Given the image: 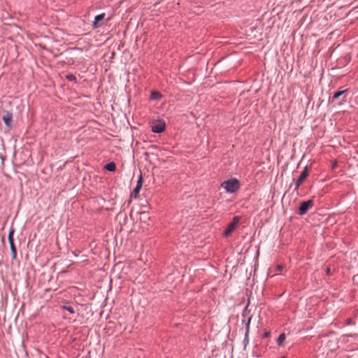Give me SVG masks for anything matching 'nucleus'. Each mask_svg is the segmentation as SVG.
<instances>
[{
	"instance_id": "obj_5",
	"label": "nucleus",
	"mask_w": 358,
	"mask_h": 358,
	"mask_svg": "<svg viewBox=\"0 0 358 358\" xmlns=\"http://www.w3.org/2000/svg\"><path fill=\"white\" fill-rule=\"evenodd\" d=\"M308 174V166H305L303 171L301 173L300 177L296 181L295 183V189H298L301 183L306 179Z\"/></svg>"
},
{
	"instance_id": "obj_8",
	"label": "nucleus",
	"mask_w": 358,
	"mask_h": 358,
	"mask_svg": "<svg viewBox=\"0 0 358 358\" xmlns=\"http://www.w3.org/2000/svg\"><path fill=\"white\" fill-rule=\"evenodd\" d=\"M105 16H106L105 13H101V14H99V15L95 16L94 21L93 25H92L93 27L94 28L98 27L97 22H102L104 20Z\"/></svg>"
},
{
	"instance_id": "obj_3",
	"label": "nucleus",
	"mask_w": 358,
	"mask_h": 358,
	"mask_svg": "<svg viewBox=\"0 0 358 358\" xmlns=\"http://www.w3.org/2000/svg\"><path fill=\"white\" fill-rule=\"evenodd\" d=\"M313 206V201L310 199L302 202L299 208V214L300 215H305Z\"/></svg>"
},
{
	"instance_id": "obj_19",
	"label": "nucleus",
	"mask_w": 358,
	"mask_h": 358,
	"mask_svg": "<svg viewBox=\"0 0 358 358\" xmlns=\"http://www.w3.org/2000/svg\"><path fill=\"white\" fill-rule=\"evenodd\" d=\"M64 308L68 310L71 314L74 313V310L71 306H64Z\"/></svg>"
},
{
	"instance_id": "obj_18",
	"label": "nucleus",
	"mask_w": 358,
	"mask_h": 358,
	"mask_svg": "<svg viewBox=\"0 0 358 358\" xmlns=\"http://www.w3.org/2000/svg\"><path fill=\"white\" fill-rule=\"evenodd\" d=\"M238 221H239V218H238V217H234L233 218V220H232V222H231V224H234V226H235V227H236V225H237V224H238Z\"/></svg>"
},
{
	"instance_id": "obj_11",
	"label": "nucleus",
	"mask_w": 358,
	"mask_h": 358,
	"mask_svg": "<svg viewBox=\"0 0 358 358\" xmlns=\"http://www.w3.org/2000/svg\"><path fill=\"white\" fill-rule=\"evenodd\" d=\"M104 168H105V169H106L107 171H108L110 172H113L116 169V165L114 162H110V163L106 164Z\"/></svg>"
},
{
	"instance_id": "obj_24",
	"label": "nucleus",
	"mask_w": 358,
	"mask_h": 358,
	"mask_svg": "<svg viewBox=\"0 0 358 358\" xmlns=\"http://www.w3.org/2000/svg\"><path fill=\"white\" fill-rule=\"evenodd\" d=\"M282 358H284V357H282Z\"/></svg>"
},
{
	"instance_id": "obj_15",
	"label": "nucleus",
	"mask_w": 358,
	"mask_h": 358,
	"mask_svg": "<svg viewBox=\"0 0 358 358\" xmlns=\"http://www.w3.org/2000/svg\"><path fill=\"white\" fill-rule=\"evenodd\" d=\"M10 251H11L12 257L14 259L17 257V250H16V248L15 247V245L14 244L10 245Z\"/></svg>"
},
{
	"instance_id": "obj_13",
	"label": "nucleus",
	"mask_w": 358,
	"mask_h": 358,
	"mask_svg": "<svg viewBox=\"0 0 358 358\" xmlns=\"http://www.w3.org/2000/svg\"><path fill=\"white\" fill-rule=\"evenodd\" d=\"M286 336L284 333L280 334L277 339V344L278 345H282L285 341Z\"/></svg>"
},
{
	"instance_id": "obj_12",
	"label": "nucleus",
	"mask_w": 358,
	"mask_h": 358,
	"mask_svg": "<svg viewBox=\"0 0 358 358\" xmlns=\"http://www.w3.org/2000/svg\"><path fill=\"white\" fill-rule=\"evenodd\" d=\"M251 319H252V317L251 316L249 317L247 320V322L245 324V340H247V341H248V334H249L250 324Z\"/></svg>"
},
{
	"instance_id": "obj_17",
	"label": "nucleus",
	"mask_w": 358,
	"mask_h": 358,
	"mask_svg": "<svg viewBox=\"0 0 358 358\" xmlns=\"http://www.w3.org/2000/svg\"><path fill=\"white\" fill-rule=\"evenodd\" d=\"M66 79L69 81H74L76 80V77L73 74H68L66 76Z\"/></svg>"
},
{
	"instance_id": "obj_14",
	"label": "nucleus",
	"mask_w": 358,
	"mask_h": 358,
	"mask_svg": "<svg viewBox=\"0 0 358 358\" xmlns=\"http://www.w3.org/2000/svg\"><path fill=\"white\" fill-rule=\"evenodd\" d=\"M348 91V90H342V91H338V92H336L333 96V99H337L338 98H339L341 95H343V94H345L346 92Z\"/></svg>"
},
{
	"instance_id": "obj_1",
	"label": "nucleus",
	"mask_w": 358,
	"mask_h": 358,
	"mask_svg": "<svg viewBox=\"0 0 358 358\" xmlns=\"http://www.w3.org/2000/svg\"><path fill=\"white\" fill-rule=\"evenodd\" d=\"M221 187L224 188L227 192L234 193L239 188V181L236 178L224 181L221 184Z\"/></svg>"
},
{
	"instance_id": "obj_21",
	"label": "nucleus",
	"mask_w": 358,
	"mask_h": 358,
	"mask_svg": "<svg viewBox=\"0 0 358 358\" xmlns=\"http://www.w3.org/2000/svg\"><path fill=\"white\" fill-rule=\"evenodd\" d=\"M277 268H278V270H281V269H282V266L278 265Z\"/></svg>"
},
{
	"instance_id": "obj_10",
	"label": "nucleus",
	"mask_w": 358,
	"mask_h": 358,
	"mask_svg": "<svg viewBox=\"0 0 358 358\" xmlns=\"http://www.w3.org/2000/svg\"><path fill=\"white\" fill-rule=\"evenodd\" d=\"M15 229L13 227H11L10 229V231H9V233H8V239L9 245L14 244L13 236H14V234H15Z\"/></svg>"
},
{
	"instance_id": "obj_22",
	"label": "nucleus",
	"mask_w": 358,
	"mask_h": 358,
	"mask_svg": "<svg viewBox=\"0 0 358 358\" xmlns=\"http://www.w3.org/2000/svg\"><path fill=\"white\" fill-rule=\"evenodd\" d=\"M327 274H329V273H330V268H328L327 269Z\"/></svg>"
},
{
	"instance_id": "obj_20",
	"label": "nucleus",
	"mask_w": 358,
	"mask_h": 358,
	"mask_svg": "<svg viewBox=\"0 0 358 358\" xmlns=\"http://www.w3.org/2000/svg\"><path fill=\"white\" fill-rule=\"evenodd\" d=\"M264 336H265V337H268L270 336V332L269 331L265 332Z\"/></svg>"
},
{
	"instance_id": "obj_7",
	"label": "nucleus",
	"mask_w": 358,
	"mask_h": 358,
	"mask_svg": "<svg viewBox=\"0 0 358 358\" xmlns=\"http://www.w3.org/2000/svg\"><path fill=\"white\" fill-rule=\"evenodd\" d=\"M236 227L234 226V224H231V222L227 225L226 229L224 230L223 235L225 237L229 236L231 232L235 229Z\"/></svg>"
},
{
	"instance_id": "obj_9",
	"label": "nucleus",
	"mask_w": 358,
	"mask_h": 358,
	"mask_svg": "<svg viewBox=\"0 0 358 358\" xmlns=\"http://www.w3.org/2000/svg\"><path fill=\"white\" fill-rule=\"evenodd\" d=\"M352 338L354 339H357L358 338V335L357 334H345L341 336V341L344 343H347L350 341L349 338Z\"/></svg>"
},
{
	"instance_id": "obj_16",
	"label": "nucleus",
	"mask_w": 358,
	"mask_h": 358,
	"mask_svg": "<svg viewBox=\"0 0 358 358\" xmlns=\"http://www.w3.org/2000/svg\"><path fill=\"white\" fill-rule=\"evenodd\" d=\"M151 98L155 100L161 98V94L158 92H153L151 94Z\"/></svg>"
},
{
	"instance_id": "obj_6",
	"label": "nucleus",
	"mask_w": 358,
	"mask_h": 358,
	"mask_svg": "<svg viewBox=\"0 0 358 358\" xmlns=\"http://www.w3.org/2000/svg\"><path fill=\"white\" fill-rule=\"evenodd\" d=\"M12 119H13V115L11 113H9L8 111H6L5 114L3 115L2 120L4 122L5 124L8 127H10L12 125Z\"/></svg>"
},
{
	"instance_id": "obj_23",
	"label": "nucleus",
	"mask_w": 358,
	"mask_h": 358,
	"mask_svg": "<svg viewBox=\"0 0 358 358\" xmlns=\"http://www.w3.org/2000/svg\"><path fill=\"white\" fill-rule=\"evenodd\" d=\"M248 343V340L247 341V340H245V339H244V344L245 345V344H246V343Z\"/></svg>"
},
{
	"instance_id": "obj_2",
	"label": "nucleus",
	"mask_w": 358,
	"mask_h": 358,
	"mask_svg": "<svg viewBox=\"0 0 358 358\" xmlns=\"http://www.w3.org/2000/svg\"><path fill=\"white\" fill-rule=\"evenodd\" d=\"M152 131L156 134H160L165 129V123L162 120H156L152 123Z\"/></svg>"
},
{
	"instance_id": "obj_4",
	"label": "nucleus",
	"mask_w": 358,
	"mask_h": 358,
	"mask_svg": "<svg viewBox=\"0 0 358 358\" xmlns=\"http://www.w3.org/2000/svg\"><path fill=\"white\" fill-rule=\"evenodd\" d=\"M142 185H143V177H142V175H140L138 178L136 185L134 189L133 190V192L131 193V196L134 197V199H136L138 196L139 191L142 188Z\"/></svg>"
}]
</instances>
